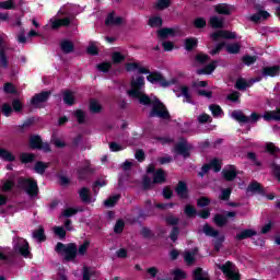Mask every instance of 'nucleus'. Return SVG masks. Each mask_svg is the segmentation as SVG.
<instances>
[{"instance_id":"34","label":"nucleus","mask_w":280,"mask_h":280,"mask_svg":"<svg viewBox=\"0 0 280 280\" xmlns=\"http://www.w3.org/2000/svg\"><path fill=\"white\" fill-rule=\"evenodd\" d=\"M253 235H257L255 230H244L242 233L236 235V240H246L247 237H253Z\"/></svg>"},{"instance_id":"25","label":"nucleus","mask_w":280,"mask_h":280,"mask_svg":"<svg viewBox=\"0 0 280 280\" xmlns=\"http://www.w3.org/2000/svg\"><path fill=\"white\" fill-rule=\"evenodd\" d=\"M198 253V248H194L192 252L185 250L184 260L186 261L187 266H191L194 261H196V254Z\"/></svg>"},{"instance_id":"13","label":"nucleus","mask_w":280,"mask_h":280,"mask_svg":"<svg viewBox=\"0 0 280 280\" xmlns=\"http://www.w3.org/2000/svg\"><path fill=\"white\" fill-rule=\"evenodd\" d=\"M176 150L178 154H183L184 159H187V156H189V150H191V147L185 139H182L180 142L176 145Z\"/></svg>"},{"instance_id":"2","label":"nucleus","mask_w":280,"mask_h":280,"mask_svg":"<svg viewBox=\"0 0 280 280\" xmlns=\"http://www.w3.org/2000/svg\"><path fill=\"white\" fill-rule=\"evenodd\" d=\"M126 70L129 72L137 71V73H139V75H148L147 77L148 82H150L151 84H159L160 86H163V89H167V86H171V84H172V82L166 81L161 75V73L150 72V70H148V68L141 67V65H139L137 62L127 63Z\"/></svg>"},{"instance_id":"55","label":"nucleus","mask_w":280,"mask_h":280,"mask_svg":"<svg viewBox=\"0 0 280 280\" xmlns=\"http://www.w3.org/2000/svg\"><path fill=\"white\" fill-rule=\"evenodd\" d=\"M173 275H174V280H180V279H185L187 277V275H185L184 271L180 269H175L173 271Z\"/></svg>"},{"instance_id":"53","label":"nucleus","mask_w":280,"mask_h":280,"mask_svg":"<svg viewBox=\"0 0 280 280\" xmlns=\"http://www.w3.org/2000/svg\"><path fill=\"white\" fill-rule=\"evenodd\" d=\"M214 222H215L217 226H224V224H226V217L217 214L214 217Z\"/></svg>"},{"instance_id":"28","label":"nucleus","mask_w":280,"mask_h":280,"mask_svg":"<svg viewBox=\"0 0 280 280\" xmlns=\"http://www.w3.org/2000/svg\"><path fill=\"white\" fill-rule=\"evenodd\" d=\"M176 194L180 198H187V184L185 182H179L176 187Z\"/></svg>"},{"instance_id":"30","label":"nucleus","mask_w":280,"mask_h":280,"mask_svg":"<svg viewBox=\"0 0 280 280\" xmlns=\"http://www.w3.org/2000/svg\"><path fill=\"white\" fill-rule=\"evenodd\" d=\"M184 47L187 51H191V49L198 47V39L194 37L187 38L184 43Z\"/></svg>"},{"instance_id":"16","label":"nucleus","mask_w":280,"mask_h":280,"mask_svg":"<svg viewBox=\"0 0 280 280\" xmlns=\"http://www.w3.org/2000/svg\"><path fill=\"white\" fill-rule=\"evenodd\" d=\"M174 93H176L177 97H184V102H187L188 104H194L191 102V95L189 94L188 86H180L178 90H175Z\"/></svg>"},{"instance_id":"64","label":"nucleus","mask_w":280,"mask_h":280,"mask_svg":"<svg viewBox=\"0 0 280 280\" xmlns=\"http://www.w3.org/2000/svg\"><path fill=\"white\" fill-rule=\"evenodd\" d=\"M271 168L276 178L280 182V166L276 164H271Z\"/></svg>"},{"instance_id":"20","label":"nucleus","mask_w":280,"mask_h":280,"mask_svg":"<svg viewBox=\"0 0 280 280\" xmlns=\"http://www.w3.org/2000/svg\"><path fill=\"white\" fill-rule=\"evenodd\" d=\"M218 67V61H213L210 65L206 66L203 69L197 70L198 75H211L215 68Z\"/></svg>"},{"instance_id":"11","label":"nucleus","mask_w":280,"mask_h":280,"mask_svg":"<svg viewBox=\"0 0 280 280\" xmlns=\"http://www.w3.org/2000/svg\"><path fill=\"white\" fill-rule=\"evenodd\" d=\"M213 170L215 173L220 172L222 170V162L218 159H213L210 164H205L201 167V172L199 173V176H205L209 172V170Z\"/></svg>"},{"instance_id":"52","label":"nucleus","mask_w":280,"mask_h":280,"mask_svg":"<svg viewBox=\"0 0 280 280\" xmlns=\"http://www.w3.org/2000/svg\"><path fill=\"white\" fill-rule=\"evenodd\" d=\"M0 8L2 10H12V8H14V0H8L4 2H0Z\"/></svg>"},{"instance_id":"51","label":"nucleus","mask_w":280,"mask_h":280,"mask_svg":"<svg viewBox=\"0 0 280 280\" xmlns=\"http://www.w3.org/2000/svg\"><path fill=\"white\" fill-rule=\"evenodd\" d=\"M75 213H78V209H74V208H67L61 217L62 218H71L72 215H75Z\"/></svg>"},{"instance_id":"26","label":"nucleus","mask_w":280,"mask_h":280,"mask_svg":"<svg viewBox=\"0 0 280 280\" xmlns=\"http://www.w3.org/2000/svg\"><path fill=\"white\" fill-rule=\"evenodd\" d=\"M210 25L214 30H220V28L224 27V19L219 18V16H212V18H210Z\"/></svg>"},{"instance_id":"39","label":"nucleus","mask_w":280,"mask_h":280,"mask_svg":"<svg viewBox=\"0 0 280 280\" xmlns=\"http://www.w3.org/2000/svg\"><path fill=\"white\" fill-rule=\"evenodd\" d=\"M150 27H161L163 25V20L160 16H152L149 19Z\"/></svg>"},{"instance_id":"4","label":"nucleus","mask_w":280,"mask_h":280,"mask_svg":"<svg viewBox=\"0 0 280 280\" xmlns=\"http://www.w3.org/2000/svg\"><path fill=\"white\" fill-rule=\"evenodd\" d=\"M231 117L232 119H235V121H238V124H257V121L261 119V116L257 113H252L250 117H247L242 110H234L231 114Z\"/></svg>"},{"instance_id":"61","label":"nucleus","mask_w":280,"mask_h":280,"mask_svg":"<svg viewBox=\"0 0 280 280\" xmlns=\"http://www.w3.org/2000/svg\"><path fill=\"white\" fill-rule=\"evenodd\" d=\"M88 54H90V56H97V46H95V43L89 45Z\"/></svg>"},{"instance_id":"21","label":"nucleus","mask_w":280,"mask_h":280,"mask_svg":"<svg viewBox=\"0 0 280 280\" xmlns=\"http://www.w3.org/2000/svg\"><path fill=\"white\" fill-rule=\"evenodd\" d=\"M265 121H280V109L273 112H266L262 115Z\"/></svg>"},{"instance_id":"9","label":"nucleus","mask_w":280,"mask_h":280,"mask_svg":"<svg viewBox=\"0 0 280 280\" xmlns=\"http://www.w3.org/2000/svg\"><path fill=\"white\" fill-rule=\"evenodd\" d=\"M30 145L32 150H43L44 152H51L48 143H43V140L39 136H32L30 140Z\"/></svg>"},{"instance_id":"35","label":"nucleus","mask_w":280,"mask_h":280,"mask_svg":"<svg viewBox=\"0 0 280 280\" xmlns=\"http://www.w3.org/2000/svg\"><path fill=\"white\" fill-rule=\"evenodd\" d=\"M247 191H250L252 194H262L264 190L261 189V185L257 182L252 183L248 188Z\"/></svg>"},{"instance_id":"41","label":"nucleus","mask_w":280,"mask_h":280,"mask_svg":"<svg viewBox=\"0 0 280 280\" xmlns=\"http://www.w3.org/2000/svg\"><path fill=\"white\" fill-rule=\"evenodd\" d=\"M95 275H97V272H95V270H93L92 268H89V267L83 268V280H91V277Z\"/></svg>"},{"instance_id":"7","label":"nucleus","mask_w":280,"mask_h":280,"mask_svg":"<svg viewBox=\"0 0 280 280\" xmlns=\"http://www.w3.org/2000/svg\"><path fill=\"white\" fill-rule=\"evenodd\" d=\"M13 248L23 257H30V244L24 238L15 237L13 240Z\"/></svg>"},{"instance_id":"22","label":"nucleus","mask_w":280,"mask_h":280,"mask_svg":"<svg viewBox=\"0 0 280 280\" xmlns=\"http://www.w3.org/2000/svg\"><path fill=\"white\" fill-rule=\"evenodd\" d=\"M260 79H256L253 81H246L245 79H238L236 81V89H238V91H244L246 89H248V86H253V84H255V82H259Z\"/></svg>"},{"instance_id":"15","label":"nucleus","mask_w":280,"mask_h":280,"mask_svg":"<svg viewBox=\"0 0 280 280\" xmlns=\"http://www.w3.org/2000/svg\"><path fill=\"white\" fill-rule=\"evenodd\" d=\"M212 40H220V38H237L235 32L218 31L211 35Z\"/></svg>"},{"instance_id":"8","label":"nucleus","mask_w":280,"mask_h":280,"mask_svg":"<svg viewBox=\"0 0 280 280\" xmlns=\"http://www.w3.org/2000/svg\"><path fill=\"white\" fill-rule=\"evenodd\" d=\"M161 183H165V172H163V170H158L153 174V180L148 177H144L143 179L144 189H150L152 185H156Z\"/></svg>"},{"instance_id":"12","label":"nucleus","mask_w":280,"mask_h":280,"mask_svg":"<svg viewBox=\"0 0 280 280\" xmlns=\"http://www.w3.org/2000/svg\"><path fill=\"white\" fill-rule=\"evenodd\" d=\"M71 24V19L66 18V19H51L49 21V25L51 30H58V27H67V25Z\"/></svg>"},{"instance_id":"1","label":"nucleus","mask_w":280,"mask_h":280,"mask_svg":"<svg viewBox=\"0 0 280 280\" xmlns=\"http://www.w3.org/2000/svg\"><path fill=\"white\" fill-rule=\"evenodd\" d=\"M143 86H145V79L141 75H135L131 80V89L127 92L129 97L139 100L140 104L150 106L152 104L153 109L149 114V117H160V119H170V112L165 108V105L156 98V96L150 97L143 93Z\"/></svg>"},{"instance_id":"56","label":"nucleus","mask_w":280,"mask_h":280,"mask_svg":"<svg viewBox=\"0 0 280 280\" xmlns=\"http://www.w3.org/2000/svg\"><path fill=\"white\" fill-rule=\"evenodd\" d=\"M184 211L188 218L196 215V209L194 207H191L190 205L186 206Z\"/></svg>"},{"instance_id":"40","label":"nucleus","mask_w":280,"mask_h":280,"mask_svg":"<svg viewBox=\"0 0 280 280\" xmlns=\"http://www.w3.org/2000/svg\"><path fill=\"white\" fill-rule=\"evenodd\" d=\"M241 48H242V46L237 43L229 44L226 46V51H228V54H240Z\"/></svg>"},{"instance_id":"3","label":"nucleus","mask_w":280,"mask_h":280,"mask_svg":"<svg viewBox=\"0 0 280 280\" xmlns=\"http://www.w3.org/2000/svg\"><path fill=\"white\" fill-rule=\"evenodd\" d=\"M56 252L59 253V255H63L66 261H72V259H75L78 255V246H75L73 243L68 245L58 243L56 246Z\"/></svg>"},{"instance_id":"17","label":"nucleus","mask_w":280,"mask_h":280,"mask_svg":"<svg viewBox=\"0 0 280 280\" xmlns=\"http://www.w3.org/2000/svg\"><path fill=\"white\" fill-rule=\"evenodd\" d=\"M175 34H178V28H161L158 31V36L162 40L173 37Z\"/></svg>"},{"instance_id":"59","label":"nucleus","mask_w":280,"mask_h":280,"mask_svg":"<svg viewBox=\"0 0 280 280\" xmlns=\"http://www.w3.org/2000/svg\"><path fill=\"white\" fill-rule=\"evenodd\" d=\"M2 113L5 117H10V115H12V106H10L9 104H3Z\"/></svg>"},{"instance_id":"10","label":"nucleus","mask_w":280,"mask_h":280,"mask_svg":"<svg viewBox=\"0 0 280 280\" xmlns=\"http://www.w3.org/2000/svg\"><path fill=\"white\" fill-rule=\"evenodd\" d=\"M49 95H51V92H42L39 94H36L31 100V106L33 108H40L43 106V104H45V102H47V100H49Z\"/></svg>"},{"instance_id":"63","label":"nucleus","mask_w":280,"mask_h":280,"mask_svg":"<svg viewBox=\"0 0 280 280\" xmlns=\"http://www.w3.org/2000/svg\"><path fill=\"white\" fill-rule=\"evenodd\" d=\"M115 233H121L124 231V221L118 220L114 226Z\"/></svg>"},{"instance_id":"18","label":"nucleus","mask_w":280,"mask_h":280,"mask_svg":"<svg viewBox=\"0 0 280 280\" xmlns=\"http://www.w3.org/2000/svg\"><path fill=\"white\" fill-rule=\"evenodd\" d=\"M222 174L225 180H233L237 176V171H235V166L229 165L222 171Z\"/></svg>"},{"instance_id":"44","label":"nucleus","mask_w":280,"mask_h":280,"mask_svg":"<svg viewBox=\"0 0 280 280\" xmlns=\"http://www.w3.org/2000/svg\"><path fill=\"white\" fill-rule=\"evenodd\" d=\"M0 156L3 159V161H14V156L5 149L0 148Z\"/></svg>"},{"instance_id":"58","label":"nucleus","mask_w":280,"mask_h":280,"mask_svg":"<svg viewBox=\"0 0 280 280\" xmlns=\"http://www.w3.org/2000/svg\"><path fill=\"white\" fill-rule=\"evenodd\" d=\"M74 117H77L79 124H84L85 114L81 109L74 112Z\"/></svg>"},{"instance_id":"62","label":"nucleus","mask_w":280,"mask_h":280,"mask_svg":"<svg viewBox=\"0 0 280 280\" xmlns=\"http://www.w3.org/2000/svg\"><path fill=\"white\" fill-rule=\"evenodd\" d=\"M194 25L195 27L200 28V27H205V25H207V22L205 21V19L198 18L194 21Z\"/></svg>"},{"instance_id":"6","label":"nucleus","mask_w":280,"mask_h":280,"mask_svg":"<svg viewBox=\"0 0 280 280\" xmlns=\"http://www.w3.org/2000/svg\"><path fill=\"white\" fill-rule=\"evenodd\" d=\"M219 270L225 275L229 280H240V271L235 269V266L228 261L225 265H218Z\"/></svg>"},{"instance_id":"50","label":"nucleus","mask_w":280,"mask_h":280,"mask_svg":"<svg viewBox=\"0 0 280 280\" xmlns=\"http://www.w3.org/2000/svg\"><path fill=\"white\" fill-rule=\"evenodd\" d=\"M242 60L247 67H250V65H255V62H257V58L253 56H244Z\"/></svg>"},{"instance_id":"57","label":"nucleus","mask_w":280,"mask_h":280,"mask_svg":"<svg viewBox=\"0 0 280 280\" xmlns=\"http://www.w3.org/2000/svg\"><path fill=\"white\" fill-rule=\"evenodd\" d=\"M98 71H102L103 73H106L110 69V62H103L97 66Z\"/></svg>"},{"instance_id":"43","label":"nucleus","mask_w":280,"mask_h":280,"mask_svg":"<svg viewBox=\"0 0 280 280\" xmlns=\"http://www.w3.org/2000/svg\"><path fill=\"white\" fill-rule=\"evenodd\" d=\"M54 233H55V235L60 237V240H65V237H67V231H65V228H62V226H55Z\"/></svg>"},{"instance_id":"33","label":"nucleus","mask_w":280,"mask_h":280,"mask_svg":"<svg viewBox=\"0 0 280 280\" xmlns=\"http://www.w3.org/2000/svg\"><path fill=\"white\" fill-rule=\"evenodd\" d=\"M14 187V180L12 179H7V180H1L0 182V189L2 191H10Z\"/></svg>"},{"instance_id":"19","label":"nucleus","mask_w":280,"mask_h":280,"mask_svg":"<svg viewBox=\"0 0 280 280\" xmlns=\"http://www.w3.org/2000/svg\"><path fill=\"white\" fill-rule=\"evenodd\" d=\"M280 73V67L273 66V67H265L262 70V75L269 77V78H276V75H279Z\"/></svg>"},{"instance_id":"27","label":"nucleus","mask_w":280,"mask_h":280,"mask_svg":"<svg viewBox=\"0 0 280 280\" xmlns=\"http://www.w3.org/2000/svg\"><path fill=\"white\" fill-rule=\"evenodd\" d=\"M79 196L82 200V202H95V197H91V195H89V190L86 188H82L79 191Z\"/></svg>"},{"instance_id":"42","label":"nucleus","mask_w":280,"mask_h":280,"mask_svg":"<svg viewBox=\"0 0 280 280\" xmlns=\"http://www.w3.org/2000/svg\"><path fill=\"white\" fill-rule=\"evenodd\" d=\"M119 195H115L113 197H109L108 199H106L104 201V206L105 207H115V205H117V201L119 200Z\"/></svg>"},{"instance_id":"31","label":"nucleus","mask_w":280,"mask_h":280,"mask_svg":"<svg viewBox=\"0 0 280 280\" xmlns=\"http://www.w3.org/2000/svg\"><path fill=\"white\" fill-rule=\"evenodd\" d=\"M33 237L36 240V242H45V230L43 226H39L36 231L33 232Z\"/></svg>"},{"instance_id":"54","label":"nucleus","mask_w":280,"mask_h":280,"mask_svg":"<svg viewBox=\"0 0 280 280\" xmlns=\"http://www.w3.org/2000/svg\"><path fill=\"white\" fill-rule=\"evenodd\" d=\"M22 163H32L34 161V154L31 153H23L21 155Z\"/></svg>"},{"instance_id":"38","label":"nucleus","mask_w":280,"mask_h":280,"mask_svg":"<svg viewBox=\"0 0 280 280\" xmlns=\"http://www.w3.org/2000/svg\"><path fill=\"white\" fill-rule=\"evenodd\" d=\"M266 152H269V154H279L280 149L279 147L275 145L272 142H267L266 143Z\"/></svg>"},{"instance_id":"60","label":"nucleus","mask_w":280,"mask_h":280,"mask_svg":"<svg viewBox=\"0 0 280 280\" xmlns=\"http://www.w3.org/2000/svg\"><path fill=\"white\" fill-rule=\"evenodd\" d=\"M126 57H124V55H121L120 52H114L112 55V60L113 62H121L122 60H125Z\"/></svg>"},{"instance_id":"46","label":"nucleus","mask_w":280,"mask_h":280,"mask_svg":"<svg viewBox=\"0 0 280 280\" xmlns=\"http://www.w3.org/2000/svg\"><path fill=\"white\" fill-rule=\"evenodd\" d=\"M203 233L210 237H218V231L213 230V228H211L209 224L203 226Z\"/></svg>"},{"instance_id":"37","label":"nucleus","mask_w":280,"mask_h":280,"mask_svg":"<svg viewBox=\"0 0 280 280\" xmlns=\"http://www.w3.org/2000/svg\"><path fill=\"white\" fill-rule=\"evenodd\" d=\"M209 109L211 110L213 117H222L224 115L220 105H210Z\"/></svg>"},{"instance_id":"14","label":"nucleus","mask_w":280,"mask_h":280,"mask_svg":"<svg viewBox=\"0 0 280 280\" xmlns=\"http://www.w3.org/2000/svg\"><path fill=\"white\" fill-rule=\"evenodd\" d=\"M270 18V13L268 11L259 10L257 13L249 16V21L253 23H261V21H266Z\"/></svg>"},{"instance_id":"49","label":"nucleus","mask_w":280,"mask_h":280,"mask_svg":"<svg viewBox=\"0 0 280 280\" xmlns=\"http://www.w3.org/2000/svg\"><path fill=\"white\" fill-rule=\"evenodd\" d=\"M90 245L91 243L89 241H84V243L79 247L78 255H86V250H89Z\"/></svg>"},{"instance_id":"24","label":"nucleus","mask_w":280,"mask_h":280,"mask_svg":"<svg viewBox=\"0 0 280 280\" xmlns=\"http://www.w3.org/2000/svg\"><path fill=\"white\" fill-rule=\"evenodd\" d=\"M214 11L218 14H231L233 12V7L226 3H221L214 7Z\"/></svg>"},{"instance_id":"45","label":"nucleus","mask_w":280,"mask_h":280,"mask_svg":"<svg viewBox=\"0 0 280 280\" xmlns=\"http://www.w3.org/2000/svg\"><path fill=\"white\" fill-rule=\"evenodd\" d=\"M100 110H102V105H100V103L95 100H92L90 102V112L91 113H100Z\"/></svg>"},{"instance_id":"47","label":"nucleus","mask_w":280,"mask_h":280,"mask_svg":"<svg viewBox=\"0 0 280 280\" xmlns=\"http://www.w3.org/2000/svg\"><path fill=\"white\" fill-rule=\"evenodd\" d=\"M171 0H158L155 3L156 10H165V8H170Z\"/></svg>"},{"instance_id":"23","label":"nucleus","mask_w":280,"mask_h":280,"mask_svg":"<svg viewBox=\"0 0 280 280\" xmlns=\"http://www.w3.org/2000/svg\"><path fill=\"white\" fill-rule=\"evenodd\" d=\"M121 23H124V19L120 16L115 18L114 12L109 13L105 20L106 25H121Z\"/></svg>"},{"instance_id":"29","label":"nucleus","mask_w":280,"mask_h":280,"mask_svg":"<svg viewBox=\"0 0 280 280\" xmlns=\"http://www.w3.org/2000/svg\"><path fill=\"white\" fill-rule=\"evenodd\" d=\"M63 102L65 104H68V106H73V104H75V96L73 95V92H63Z\"/></svg>"},{"instance_id":"32","label":"nucleus","mask_w":280,"mask_h":280,"mask_svg":"<svg viewBox=\"0 0 280 280\" xmlns=\"http://www.w3.org/2000/svg\"><path fill=\"white\" fill-rule=\"evenodd\" d=\"M195 280H209L207 272L202 271L200 268H197L192 272Z\"/></svg>"},{"instance_id":"36","label":"nucleus","mask_w":280,"mask_h":280,"mask_svg":"<svg viewBox=\"0 0 280 280\" xmlns=\"http://www.w3.org/2000/svg\"><path fill=\"white\" fill-rule=\"evenodd\" d=\"M61 50L63 51V54H71V51H73V43L69 40H62Z\"/></svg>"},{"instance_id":"5","label":"nucleus","mask_w":280,"mask_h":280,"mask_svg":"<svg viewBox=\"0 0 280 280\" xmlns=\"http://www.w3.org/2000/svg\"><path fill=\"white\" fill-rule=\"evenodd\" d=\"M18 185L22 187V189H25L26 194L32 198L38 196V184L34 179L21 178Z\"/></svg>"},{"instance_id":"48","label":"nucleus","mask_w":280,"mask_h":280,"mask_svg":"<svg viewBox=\"0 0 280 280\" xmlns=\"http://www.w3.org/2000/svg\"><path fill=\"white\" fill-rule=\"evenodd\" d=\"M45 170H47V164H45L43 162H37L35 164V172L37 174H45Z\"/></svg>"}]
</instances>
